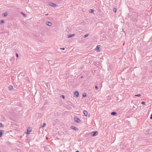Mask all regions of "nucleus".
Wrapping results in <instances>:
<instances>
[{
	"label": "nucleus",
	"instance_id": "obj_15",
	"mask_svg": "<svg viewBox=\"0 0 152 152\" xmlns=\"http://www.w3.org/2000/svg\"><path fill=\"white\" fill-rule=\"evenodd\" d=\"M134 96H135L139 97V96H141V94H136V95H135Z\"/></svg>",
	"mask_w": 152,
	"mask_h": 152
},
{
	"label": "nucleus",
	"instance_id": "obj_18",
	"mask_svg": "<svg viewBox=\"0 0 152 152\" xmlns=\"http://www.w3.org/2000/svg\"><path fill=\"white\" fill-rule=\"evenodd\" d=\"M89 35V34H86L84 36V37L86 38V37H87Z\"/></svg>",
	"mask_w": 152,
	"mask_h": 152
},
{
	"label": "nucleus",
	"instance_id": "obj_6",
	"mask_svg": "<svg viewBox=\"0 0 152 152\" xmlns=\"http://www.w3.org/2000/svg\"><path fill=\"white\" fill-rule=\"evenodd\" d=\"M75 95L76 96V97H78L79 95V92L77 91H75Z\"/></svg>",
	"mask_w": 152,
	"mask_h": 152
},
{
	"label": "nucleus",
	"instance_id": "obj_30",
	"mask_svg": "<svg viewBox=\"0 0 152 152\" xmlns=\"http://www.w3.org/2000/svg\"><path fill=\"white\" fill-rule=\"evenodd\" d=\"M83 76H81V78H83Z\"/></svg>",
	"mask_w": 152,
	"mask_h": 152
},
{
	"label": "nucleus",
	"instance_id": "obj_27",
	"mask_svg": "<svg viewBox=\"0 0 152 152\" xmlns=\"http://www.w3.org/2000/svg\"><path fill=\"white\" fill-rule=\"evenodd\" d=\"M16 57H17V58L18 57V53H16Z\"/></svg>",
	"mask_w": 152,
	"mask_h": 152
},
{
	"label": "nucleus",
	"instance_id": "obj_2",
	"mask_svg": "<svg viewBox=\"0 0 152 152\" xmlns=\"http://www.w3.org/2000/svg\"><path fill=\"white\" fill-rule=\"evenodd\" d=\"M48 4L50 6H51L54 7H56L57 6V5L51 2H50L48 3Z\"/></svg>",
	"mask_w": 152,
	"mask_h": 152
},
{
	"label": "nucleus",
	"instance_id": "obj_9",
	"mask_svg": "<svg viewBox=\"0 0 152 152\" xmlns=\"http://www.w3.org/2000/svg\"><path fill=\"white\" fill-rule=\"evenodd\" d=\"M111 114L113 115H117V113L115 112H113L111 113Z\"/></svg>",
	"mask_w": 152,
	"mask_h": 152
},
{
	"label": "nucleus",
	"instance_id": "obj_20",
	"mask_svg": "<svg viewBox=\"0 0 152 152\" xmlns=\"http://www.w3.org/2000/svg\"><path fill=\"white\" fill-rule=\"evenodd\" d=\"M21 14H23V15L24 16V17H26L27 16H26V14H25L24 13H23V12H21Z\"/></svg>",
	"mask_w": 152,
	"mask_h": 152
},
{
	"label": "nucleus",
	"instance_id": "obj_31",
	"mask_svg": "<svg viewBox=\"0 0 152 152\" xmlns=\"http://www.w3.org/2000/svg\"><path fill=\"white\" fill-rule=\"evenodd\" d=\"M76 152H79L78 151H77Z\"/></svg>",
	"mask_w": 152,
	"mask_h": 152
},
{
	"label": "nucleus",
	"instance_id": "obj_3",
	"mask_svg": "<svg viewBox=\"0 0 152 152\" xmlns=\"http://www.w3.org/2000/svg\"><path fill=\"white\" fill-rule=\"evenodd\" d=\"M74 121L75 122L78 123H79L81 122L80 120L78 118H74Z\"/></svg>",
	"mask_w": 152,
	"mask_h": 152
},
{
	"label": "nucleus",
	"instance_id": "obj_22",
	"mask_svg": "<svg viewBox=\"0 0 152 152\" xmlns=\"http://www.w3.org/2000/svg\"><path fill=\"white\" fill-rule=\"evenodd\" d=\"M3 125L1 123H0V127H3Z\"/></svg>",
	"mask_w": 152,
	"mask_h": 152
},
{
	"label": "nucleus",
	"instance_id": "obj_5",
	"mask_svg": "<svg viewBox=\"0 0 152 152\" xmlns=\"http://www.w3.org/2000/svg\"><path fill=\"white\" fill-rule=\"evenodd\" d=\"M75 36V34H70V35H67V36H68L67 37L68 38H71V37H72L74 36Z\"/></svg>",
	"mask_w": 152,
	"mask_h": 152
},
{
	"label": "nucleus",
	"instance_id": "obj_24",
	"mask_svg": "<svg viewBox=\"0 0 152 152\" xmlns=\"http://www.w3.org/2000/svg\"><path fill=\"white\" fill-rule=\"evenodd\" d=\"M141 104H144V105L145 104V103L144 102H141Z\"/></svg>",
	"mask_w": 152,
	"mask_h": 152
},
{
	"label": "nucleus",
	"instance_id": "obj_28",
	"mask_svg": "<svg viewBox=\"0 0 152 152\" xmlns=\"http://www.w3.org/2000/svg\"><path fill=\"white\" fill-rule=\"evenodd\" d=\"M95 88H96V89H98V87H97V86H95Z\"/></svg>",
	"mask_w": 152,
	"mask_h": 152
},
{
	"label": "nucleus",
	"instance_id": "obj_8",
	"mask_svg": "<svg viewBox=\"0 0 152 152\" xmlns=\"http://www.w3.org/2000/svg\"><path fill=\"white\" fill-rule=\"evenodd\" d=\"M83 113L85 116H87L88 115V112L86 110L83 111Z\"/></svg>",
	"mask_w": 152,
	"mask_h": 152
},
{
	"label": "nucleus",
	"instance_id": "obj_12",
	"mask_svg": "<svg viewBox=\"0 0 152 152\" xmlns=\"http://www.w3.org/2000/svg\"><path fill=\"white\" fill-rule=\"evenodd\" d=\"M96 50H98L99 51L100 50V47H99V45H98L97 47H96Z\"/></svg>",
	"mask_w": 152,
	"mask_h": 152
},
{
	"label": "nucleus",
	"instance_id": "obj_29",
	"mask_svg": "<svg viewBox=\"0 0 152 152\" xmlns=\"http://www.w3.org/2000/svg\"><path fill=\"white\" fill-rule=\"evenodd\" d=\"M61 49L63 50H64L65 49V48H61Z\"/></svg>",
	"mask_w": 152,
	"mask_h": 152
},
{
	"label": "nucleus",
	"instance_id": "obj_19",
	"mask_svg": "<svg viewBox=\"0 0 152 152\" xmlns=\"http://www.w3.org/2000/svg\"><path fill=\"white\" fill-rule=\"evenodd\" d=\"M45 125L46 124L45 123H44L43 125L41 126V127L42 128L44 127L45 126Z\"/></svg>",
	"mask_w": 152,
	"mask_h": 152
},
{
	"label": "nucleus",
	"instance_id": "obj_1",
	"mask_svg": "<svg viewBox=\"0 0 152 152\" xmlns=\"http://www.w3.org/2000/svg\"><path fill=\"white\" fill-rule=\"evenodd\" d=\"M98 134V132L97 131L92 132L91 133V135L92 136H94L97 135Z\"/></svg>",
	"mask_w": 152,
	"mask_h": 152
},
{
	"label": "nucleus",
	"instance_id": "obj_14",
	"mask_svg": "<svg viewBox=\"0 0 152 152\" xmlns=\"http://www.w3.org/2000/svg\"><path fill=\"white\" fill-rule=\"evenodd\" d=\"M82 96H83V97H86V94L85 93H83V94Z\"/></svg>",
	"mask_w": 152,
	"mask_h": 152
},
{
	"label": "nucleus",
	"instance_id": "obj_4",
	"mask_svg": "<svg viewBox=\"0 0 152 152\" xmlns=\"http://www.w3.org/2000/svg\"><path fill=\"white\" fill-rule=\"evenodd\" d=\"M46 25L48 26H52V23L48 21L46 22Z\"/></svg>",
	"mask_w": 152,
	"mask_h": 152
},
{
	"label": "nucleus",
	"instance_id": "obj_11",
	"mask_svg": "<svg viewBox=\"0 0 152 152\" xmlns=\"http://www.w3.org/2000/svg\"><path fill=\"white\" fill-rule=\"evenodd\" d=\"M13 87H12V86L11 85H10V86L9 87H8V88H9V90H12V89H13Z\"/></svg>",
	"mask_w": 152,
	"mask_h": 152
},
{
	"label": "nucleus",
	"instance_id": "obj_13",
	"mask_svg": "<svg viewBox=\"0 0 152 152\" xmlns=\"http://www.w3.org/2000/svg\"><path fill=\"white\" fill-rule=\"evenodd\" d=\"M89 11L90 13H93L94 12V10L93 9H90L89 10Z\"/></svg>",
	"mask_w": 152,
	"mask_h": 152
},
{
	"label": "nucleus",
	"instance_id": "obj_32",
	"mask_svg": "<svg viewBox=\"0 0 152 152\" xmlns=\"http://www.w3.org/2000/svg\"><path fill=\"white\" fill-rule=\"evenodd\" d=\"M48 15V14H45V15Z\"/></svg>",
	"mask_w": 152,
	"mask_h": 152
},
{
	"label": "nucleus",
	"instance_id": "obj_26",
	"mask_svg": "<svg viewBox=\"0 0 152 152\" xmlns=\"http://www.w3.org/2000/svg\"><path fill=\"white\" fill-rule=\"evenodd\" d=\"M150 118L151 119H152V114H151V117H150Z\"/></svg>",
	"mask_w": 152,
	"mask_h": 152
},
{
	"label": "nucleus",
	"instance_id": "obj_21",
	"mask_svg": "<svg viewBox=\"0 0 152 152\" xmlns=\"http://www.w3.org/2000/svg\"><path fill=\"white\" fill-rule=\"evenodd\" d=\"M3 15L4 16H7V13L6 12H4L3 14Z\"/></svg>",
	"mask_w": 152,
	"mask_h": 152
},
{
	"label": "nucleus",
	"instance_id": "obj_7",
	"mask_svg": "<svg viewBox=\"0 0 152 152\" xmlns=\"http://www.w3.org/2000/svg\"><path fill=\"white\" fill-rule=\"evenodd\" d=\"M71 128L75 131H77L78 130L77 128L76 127H75L74 126H71Z\"/></svg>",
	"mask_w": 152,
	"mask_h": 152
},
{
	"label": "nucleus",
	"instance_id": "obj_25",
	"mask_svg": "<svg viewBox=\"0 0 152 152\" xmlns=\"http://www.w3.org/2000/svg\"><path fill=\"white\" fill-rule=\"evenodd\" d=\"M61 97H62V98L63 99H64L65 98V96L64 95H62L61 96Z\"/></svg>",
	"mask_w": 152,
	"mask_h": 152
},
{
	"label": "nucleus",
	"instance_id": "obj_10",
	"mask_svg": "<svg viewBox=\"0 0 152 152\" xmlns=\"http://www.w3.org/2000/svg\"><path fill=\"white\" fill-rule=\"evenodd\" d=\"M4 130H0V137H1L4 133Z\"/></svg>",
	"mask_w": 152,
	"mask_h": 152
},
{
	"label": "nucleus",
	"instance_id": "obj_16",
	"mask_svg": "<svg viewBox=\"0 0 152 152\" xmlns=\"http://www.w3.org/2000/svg\"><path fill=\"white\" fill-rule=\"evenodd\" d=\"M31 132V131H29L28 129L26 131V134H29Z\"/></svg>",
	"mask_w": 152,
	"mask_h": 152
},
{
	"label": "nucleus",
	"instance_id": "obj_17",
	"mask_svg": "<svg viewBox=\"0 0 152 152\" xmlns=\"http://www.w3.org/2000/svg\"><path fill=\"white\" fill-rule=\"evenodd\" d=\"M4 20H1L0 22V24H1L2 23H4Z\"/></svg>",
	"mask_w": 152,
	"mask_h": 152
},
{
	"label": "nucleus",
	"instance_id": "obj_23",
	"mask_svg": "<svg viewBox=\"0 0 152 152\" xmlns=\"http://www.w3.org/2000/svg\"><path fill=\"white\" fill-rule=\"evenodd\" d=\"M117 10L116 8H114L113 9V11L114 12H116Z\"/></svg>",
	"mask_w": 152,
	"mask_h": 152
}]
</instances>
